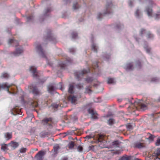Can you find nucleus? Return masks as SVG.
I'll list each match as a JSON object with an SVG mask.
<instances>
[{"instance_id": "obj_1", "label": "nucleus", "mask_w": 160, "mask_h": 160, "mask_svg": "<svg viewBox=\"0 0 160 160\" xmlns=\"http://www.w3.org/2000/svg\"><path fill=\"white\" fill-rule=\"evenodd\" d=\"M90 72V69L88 68L87 70L83 69L80 72H77L74 73V75L76 78L78 80H80L83 76L87 73Z\"/></svg>"}, {"instance_id": "obj_2", "label": "nucleus", "mask_w": 160, "mask_h": 160, "mask_svg": "<svg viewBox=\"0 0 160 160\" xmlns=\"http://www.w3.org/2000/svg\"><path fill=\"white\" fill-rule=\"evenodd\" d=\"M145 12L149 17H152V8L147 7L146 8ZM153 16L156 19H158L160 18V12H158L154 14Z\"/></svg>"}, {"instance_id": "obj_3", "label": "nucleus", "mask_w": 160, "mask_h": 160, "mask_svg": "<svg viewBox=\"0 0 160 160\" xmlns=\"http://www.w3.org/2000/svg\"><path fill=\"white\" fill-rule=\"evenodd\" d=\"M81 97V95H78L76 96L73 95H70L68 97V101L74 105L76 104L77 99Z\"/></svg>"}, {"instance_id": "obj_4", "label": "nucleus", "mask_w": 160, "mask_h": 160, "mask_svg": "<svg viewBox=\"0 0 160 160\" xmlns=\"http://www.w3.org/2000/svg\"><path fill=\"white\" fill-rule=\"evenodd\" d=\"M112 4L111 2L110 3L107 2L106 6L105 11L104 14H109L112 12Z\"/></svg>"}, {"instance_id": "obj_5", "label": "nucleus", "mask_w": 160, "mask_h": 160, "mask_svg": "<svg viewBox=\"0 0 160 160\" xmlns=\"http://www.w3.org/2000/svg\"><path fill=\"white\" fill-rule=\"evenodd\" d=\"M28 103L30 105V108H32V109L38 106L37 100L36 99H30Z\"/></svg>"}, {"instance_id": "obj_6", "label": "nucleus", "mask_w": 160, "mask_h": 160, "mask_svg": "<svg viewBox=\"0 0 160 160\" xmlns=\"http://www.w3.org/2000/svg\"><path fill=\"white\" fill-rule=\"evenodd\" d=\"M13 85L12 84L10 85H8L7 82L3 83L2 84H0V91L2 89H4L5 88H6L7 91L8 93H12V92L9 90V88Z\"/></svg>"}, {"instance_id": "obj_7", "label": "nucleus", "mask_w": 160, "mask_h": 160, "mask_svg": "<svg viewBox=\"0 0 160 160\" xmlns=\"http://www.w3.org/2000/svg\"><path fill=\"white\" fill-rule=\"evenodd\" d=\"M36 49L37 51L39 52V54L42 57L45 58L46 59H47V58L45 55L44 52L40 45H38L36 47Z\"/></svg>"}, {"instance_id": "obj_8", "label": "nucleus", "mask_w": 160, "mask_h": 160, "mask_svg": "<svg viewBox=\"0 0 160 160\" xmlns=\"http://www.w3.org/2000/svg\"><path fill=\"white\" fill-rule=\"evenodd\" d=\"M29 88L32 91V93L35 95H39L40 92L38 90L36 86L31 85L29 87Z\"/></svg>"}, {"instance_id": "obj_9", "label": "nucleus", "mask_w": 160, "mask_h": 160, "mask_svg": "<svg viewBox=\"0 0 160 160\" xmlns=\"http://www.w3.org/2000/svg\"><path fill=\"white\" fill-rule=\"evenodd\" d=\"M133 147L135 148L140 149L144 148L145 147V144L140 142H135L133 143Z\"/></svg>"}, {"instance_id": "obj_10", "label": "nucleus", "mask_w": 160, "mask_h": 160, "mask_svg": "<svg viewBox=\"0 0 160 160\" xmlns=\"http://www.w3.org/2000/svg\"><path fill=\"white\" fill-rule=\"evenodd\" d=\"M72 60L69 58H67L65 62H61L59 64V65L61 68V69H64L65 68L68 64V63H71Z\"/></svg>"}, {"instance_id": "obj_11", "label": "nucleus", "mask_w": 160, "mask_h": 160, "mask_svg": "<svg viewBox=\"0 0 160 160\" xmlns=\"http://www.w3.org/2000/svg\"><path fill=\"white\" fill-rule=\"evenodd\" d=\"M51 121V118H46L42 120V123L43 125H47L50 128L52 127L51 123H50Z\"/></svg>"}, {"instance_id": "obj_12", "label": "nucleus", "mask_w": 160, "mask_h": 160, "mask_svg": "<svg viewBox=\"0 0 160 160\" xmlns=\"http://www.w3.org/2000/svg\"><path fill=\"white\" fill-rule=\"evenodd\" d=\"M30 70L32 72L33 76L34 78H37L38 76V72L37 71L36 68L34 66H31L30 67Z\"/></svg>"}, {"instance_id": "obj_13", "label": "nucleus", "mask_w": 160, "mask_h": 160, "mask_svg": "<svg viewBox=\"0 0 160 160\" xmlns=\"http://www.w3.org/2000/svg\"><path fill=\"white\" fill-rule=\"evenodd\" d=\"M140 100H139L137 101H135L134 103L135 105H136L137 104L140 106V108L142 110H146L147 108V106L145 104L143 103H140Z\"/></svg>"}, {"instance_id": "obj_14", "label": "nucleus", "mask_w": 160, "mask_h": 160, "mask_svg": "<svg viewBox=\"0 0 160 160\" xmlns=\"http://www.w3.org/2000/svg\"><path fill=\"white\" fill-rule=\"evenodd\" d=\"M88 112L92 115V118L93 119H97L98 118L97 113L96 111H95L93 109L89 108L88 110Z\"/></svg>"}, {"instance_id": "obj_15", "label": "nucleus", "mask_w": 160, "mask_h": 160, "mask_svg": "<svg viewBox=\"0 0 160 160\" xmlns=\"http://www.w3.org/2000/svg\"><path fill=\"white\" fill-rule=\"evenodd\" d=\"M159 155H160V148H158L152 154L153 156L155 157L154 159H160L158 157Z\"/></svg>"}, {"instance_id": "obj_16", "label": "nucleus", "mask_w": 160, "mask_h": 160, "mask_svg": "<svg viewBox=\"0 0 160 160\" xmlns=\"http://www.w3.org/2000/svg\"><path fill=\"white\" fill-rule=\"evenodd\" d=\"M121 142L118 140H116L113 142L112 143V146L113 147H119Z\"/></svg>"}, {"instance_id": "obj_17", "label": "nucleus", "mask_w": 160, "mask_h": 160, "mask_svg": "<svg viewBox=\"0 0 160 160\" xmlns=\"http://www.w3.org/2000/svg\"><path fill=\"white\" fill-rule=\"evenodd\" d=\"M23 52V50L22 48H18L16 49V51L13 52V53L15 56H16L22 53Z\"/></svg>"}, {"instance_id": "obj_18", "label": "nucleus", "mask_w": 160, "mask_h": 160, "mask_svg": "<svg viewBox=\"0 0 160 160\" xmlns=\"http://www.w3.org/2000/svg\"><path fill=\"white\" fill-rule=\"evenodd\" d=\"M9 145L12 147L13 149H14L18 146L19 144L18 142L12 141L9 143Z\"/></svg>"}, {"instance_id": "obj_19", "label": "nucleus", "mask_w": 160, "mask_h": 160, "mask_svg": "<svg viewBox=\"0 0 160 160\" xmlns=\"http://www.w3.org/2000/svg\"><path fill=\"white\" fill-rule=\"evenodd\" d=\"M8 43L10 44H13V46L16 47L18 46V41L13 39H10L8 41Z\"/></svg>"}, {"instance_id": "obj_20", "label": "nucleus", "mask_w": 160, "mask_h": 160, "mask_svg": "<svg viewBox=\"0 0 160 160\" xmlns=\"http://www.w3.org/2000/svg\"><path fill=\"white\" fill-rule=\"evenodd\" d=\"M92 68L94 69V71H92V72H96L98 70V62H96L95 63H94L92 65Z\"/></svg>"}, {"instance_id": "obj_21", "label": "nucleus", "mask_w": 160, "mask_h": 160, "mask_svg": "<svg viewBox=\"0 0 160 160\" xmlns=\"http://www.w3.org/2000/svg\"><path fill=\"white\" fill-rule=\"evenodd\" d=\"M45 153L43 151H39L38 153H37L35 157L36 158H39L40 159H41L42 156L44 155Z\"/></svg>"}, {"instance_id": "obj_22", "label": "nucleus", "mask_w": 160, "mask_h": 160, "mask_svg": "<svg viewBox=\"0 0 160 160\" xmlns=\"http://www.w3.org/2000/svg\"><path fill=\"white\" fill-rule=\"evenodd\" d=\"M12 110L16 114H20V112H21V110L19 108V107L18 106H16L14 108L12 109Z\"/></svg>"}, {"instance_id": "obj_23", "label": "nucleus", "mask_w": 160, "mask_h": 160, "mask_svg": "<svg viewBox=\"0 0 160 160\" xmlns=\"http://www.w3.org/2000/svg\"><path fill=\"white\" fill-rule=\"evenodd\" d=\"M4 136L7 140H8L12 138V134L11 133L7 132L4 134Z\"/></svg>"}, {"instance_id": "obj_24", "label": "nucleus", "mask_w": 160, "mask_h": 160, "mask_svg": "<svg viewBox=\"0 0 160 160\" xmlns=\"http://www.w3.org/2000/svg\"><path fill=\"white\" fill-rule=\"evenodd\" d=\"M74 85L72 84H70L69 85L68 92L70 93H72L74 92L73 89Z\"/></svg>"}, {"instance_id": "obj_25", "label": "nucleus", "mask_w": 160, "mask_h": 160, "mask_svg": "<svg viewBox=\"0 0 160 160\" xmlns=\"http://www.w3.org/2000/svg\"><path fill=\"white\" fill-rule=\"evenodd\" d=\"M133 69V66L132 63H129L127 64L126 68V70H132Z\"/></svg>"}, {"instance_id": "obj_26", "label": "nucleus", "mask_w": 160, "mask_h": 160, "mask_svg": "<svg viewBox=\"0 0 160 160\" xmlns=\"http://www.w3.org/2000/svg\"><path fill=\"white\" fill-rule=\"evenodd\" d=\"M10 77L9 75L7 73L4 72L2 73L1 76V78H5L8 79Z\"/></svg>"}, {"instance_id": "obj_27", "label": "nucleus", "mask_w": 160, "mask_h": 160, "mask_svg": "<svg viewBox=\"0 0 160 160\" xmlns=\"http://www.w3.org/2000/svg\"><path fill=\"white\" fill-rule=\"evenodd\" d=\"M55 88L52 85L48 86V90L49 92L51 93L52 91L54 90Z\"/></svg>"}, {"instance_id": "obj_28", "label": "nucleus", "mask_w": 160, "mask_h": 160, "mask_svg": "<svg viewBox=\"0 0 160 160\" xmlns=\"http://www.w3.org/2000/svg\"><path fill=\"white\" fill-rule=\"evenodd\" d=\"M60 147L58 144H56L53 147V150L55 153H57L58 150L60 149Z\"/></svg>"}, {"instance_id": "obj_29", "label": "nucleus", "mask_w": 160, "mask_h": 160, "mask_svg": "<svg viewBox=\"0 0 160 160\" xmlns=\"http://www.w3.org/2000/svg\"><path fill=\"white\" fill-rule=\"evenodd\" d=\"M85 80L88 83H90L94 81V80L92 77H88L85 78Z\"/></svg>"}, {"instance_id": "obj_30", "label": "nucleus", "mask_w": 160, "mask_h": 160, "mask_svg": "<svg viewBox=\"0 0 160 160\" xmlns=\"http://www.w3.org/2000/svg\"><path fill=\"white\" fill-rule=\"evenodd\" d=\"M91 88V86H90L88 87H87L85 89V93L89 94L91 93L92 91L91 90L90 88Z\"/></svg>"}, {"instance_id": "obj_31", "label": "nucleus", "mask_w": 160, "mask_h": 160, "mask_svg": "<svg viewBox=\"0 0 160 160\" xmlns=\"http://www.w3.org/2000/svg\"><path fill=\"white\" fill-rule=\"evenodd\" d=\"M115 122V120L113 118H110L108 121V124L110 125H112Z\"/></svg>"}, {"instance_id": "obj_32", "label": "nucleus", "mask_w": 160, "mask_h": 160, "mask_svg": "<svg viewBox=\"0 0 160 160\" xmlns=\"http://www.w3.org/2000/svg\"><path fill=\"white\" fill-rule=\"evenodd\" d=\"M146 37L148 38H153V35L151 34L150 32H148L147 34Z\"/></svg>"}, {"instance_id": "obj_33", "label": "nucleus", "mask_w": 160, "mask_h": 160, "mask_svg": "<svg viewBox=\"0 0 160 160\" xmlns=\"http://www.w3.org/2000/svg\"><path fill=\"white\" fill-rule=\"evenodd\" d=\"M69 148L70 149H72L74 146V142L73 141H71L68 144Z\"/></svg>"}, {"instance_id": "obj_34", "label": "nucleus", "mask_w": 160, "mask_h": 160, "mask_svg": "<svg viewBox=\"0 0 160 160\" xmlns=\"http://www.w3.org/2000/svg\"><path fill=\"white\" fill-rule=\"evenodd\" d=\"M92 49L94 52H97V46L94 44H93L92 46Z\"/></svg>"}, {"instance_id": "obj_35", "label": "nucleus", "mask_w": 160, "mask_h": 160, "mask_svg": "<svg viewBox=\"0 0 160 160\" xmlns=\"http://www.w3.org/2000/svg\"><path fill=\"white\" fill-rule=\"evenodd\" d=\"M79 8V5L77 3H74L73 6V8L74 10L77 9L78 8Z\"/></svg>"}, {"instance_id": "obj_36", "label": "nucleus", "mask_w": 160, "mask_h": 160, "mask_svg": "<svg viewBox=\"0 0 160 160\" xmlns=\"http://www.w3.org/2000/svg\"><path fill=\"white\" fill-rule=\"evenodd\" d=\"M114 82V79L112 78H108V83L112 84Z\"/></svg>"}, {"instance_id": "obj_37", "label": "nucleus", "mask_w": 160, "mask_h": 160, "mask_svg": "<svg viewBox=\"0 0 160 160\" xmlns=\"http://www.w3.org/2000/svg\"><path fill=\"white\" fill-rule=\"evenodd\" d=\"M130 158L128 156H123L119 160H129Z\"/></svg>"}, {"instance_id": "obj_38", "label": "nucleus", "mask_w": 160, "mask_h": 160, "mask_svg": "<svg viewBox=\"0 0 160 160\" xmlns=\"http://www.w3.org/2000/svg\"><path fill=\"white\" fill-rule=\"evenodd\" d=\"M76 87L79 89H80L83 88V85L81 84H77L76 85Z\"/></svg>"}, {"instance_id": "obj_39", "label": "nucleus", "mask_w": 160, "mask_h": 160, "mask_svg": "<svg viewBox=\"0 0 160 160\" xmlns=\"http://www.w3.org/2000/svg\"><path fill=\"white\" fill-rule=\"evenodd\" d=\"M1 149L4 151H5L6 150H7V145L6 144H4L2 145L1 147Z\"/></svg>"}, {"instance_id": "obj_40", "label": "nucleus", "mask_w": 160, "mask_h": 160, "mask_svg": "<svg viewBox=\"0 0 160 160\" xmlns=\"http://www.w3.org/2000/svg\"><path fill=\"white\" fill-rule=\"evenodd\" d=\"M77 36V33L75 32H73L72 34V36L73 38H75Z\"/></svg>"}, {"instance_id": "obj_41", "label": "nucleus", "mask_w": 160, "mask_h": 160, "mask_svg": "<svg viewBox=\"0 0 160 160\" xmlns=\"http://www.w3.org/2000/svg\"><path fill=\"white\" fill-rule=\"evenodd\" d=\"M51 11V8H48L45 10V15H46L47 14Z\"/></svg>"}, {"instance_id": "obj_42", "label": "nucleus", "mask_w": 160, "mask_h": 160, "mask_svg": "<svg viewBox=\"0 0 160 160\" xmlns=\"http://www.w3.org/2000/svg\"><path fill=\"white\" fill-rule=\"evenodd\" d=\"M154 138V137L153 135L149 133V136L148 137V139H149L150 140H153Z\"/></svg>"}, {"instance_id": "obj_43", "label": "nucleus", "mask_w": 160, "mask_h": 160, "mask_svg": "<svg viewBox=\"0 0 160 160\" xmlns=\"http://www.w3.org/2000/svg\"><path fill=\"white\" fill-rule=\"evenodd\" d=\"M155 145L157 146L160 145V139L158 138L157 140L155 143Z\"/></svg>"}, {"instance_id": "obj_44", "label": "nucleus", "mask_w": 160, "mask_h": 160, "mask_svg": "<svg viewBox=\"0 0 160 160\" xmlns=\"http://www.w3.org/2000/svg\"><path fill=\"white\" fill-rule=\"evenodd\" d=\"M146 32V30L143 29H142L140 31V34L141 35H142Z\"/></svg>"}, {"instance_id": "obj_45", "label": "nucleus", "mask_w": 160, "mask_h": 160, "mask_svg": "<svg viewBox=\"0 0 160 160\" xmlns=\"http://www.w3.org/2000/svg\"><path fill=\"white\" fill-rule=\"evenodd\" d=\"M52 106L53 108H57L59 107V105L55 103H53L52 104Z\"/></svg>"}, {"instance_id": "obj_46", "label": "nucleus", "mask_w": 160, "mask_h": 160, "mask_svg": "<svg viewBox=\"0 0 160 160\" xmlns=\"http://www.w3.org/2000/svg\"><path fill=\"white\" fill-rule=\"evenodd\" d=\"M139 11L138 9L136 10L135 13V15L136 17H139Z\"/></svg>"}, {"instance_id": "obj_47", "label": "nucleus", "mask_w": 160, "mask_h": 160, "mask_svg": "<svg viewBox=\"0 0 160 160\" xmlns=\"http://www.w3.org/2000/svg\"><path fill=\"white\" fill-rule=\"evenodd\" d=\"M78 150L79 152H81L83 150L82 147L81 146H79L78 147Z\"/></svg>"}, {"instance_id": "obj_48", "label": "nucleus", "mask_w": 160, "mask_h": 160, "mask_svg": "<svg viewBox=\"0 0 160 160\" xmlns=\"http://www.w3.org/2000/svg\"><path fill=\"white\" fill-rule=\"evenodd\" d=\"M102 16V14L101 13H99L98 14L97 18L98 19H100L101 18V17Z\"/></svg>"}, {"instance_id": "obj_49", "label": "nucleus", "mask_w": 160, "mask_h": 160, "mask_svg": "<svg viewBox=\"0 0 160 160\" xmlns=\"http://www.w3.org/2000/svg\"><path fill=\"white\" fill-rule=\"evenodd\" d=\"M26 151V149L25 148H22L20 150V152L22 153H24Z\"/></svg>"}, {"instance_id": "obj_50", "label": "nucleus", "mask_w": 160, "mask_h": 160, "mask_svg": "<svg viewBox=\"0 0 160 160\" xmlns=\"http://www.w3.org/2000/svg\"><path fill=\"white\" fill-rule=\"evenodd\" d=\"M32 18V16H29L27 18V20L28 21H29Z\"/></svg>"}, {"instance_id": "obj_51", "label": "nucleus", "mask_w": 160, "mask_h": 160, "mask_svg": "<svg viewBox=\"0 0 160 160\" xmlns=\"http://www.w3.org/2000/svg\"><path fill=\"white\" fill-rule=\"evenodd\" d=\"M127 127L128 129H132V126L130 124L127 125Z\"/></svg>"}, {"instance_id": "obj_52", "label": "nucleus", "mask_w": 160, "mask_h": 160, "mask_svg": "<svg viewBox=\"0 0 160 160\" xmlns=\"http://www.w3.org/2000/svg\"><path fill=\"white\" fill-rule=\"evenodd\" d=\"M145 50L148 53H149L150 52V49L149 48H145Z\"/></svg>"}, {"instance_id": "obj_53", "label": "nucleus", "mask_w": 160, "mask_h": 160, "mask_svg": "<svg viewBox=\"0 0 160 160\" xmlns=\"http://www.w3.org/2000/svg\"><path fill=\"white\" fill-rule=\"evenodd\" d=\"M69 51L71 52H74L75 51L74 48H70L69 49Z\"/></svg>"}, {"instance_id": "obj_54", "label": "nucleus", "mask_w": 160, "mask_h": 160, "mask_svg": "<svg viewBox=\"0 0 160 160\" xmlns=\"http://www.w3.org/2000/svg\"><path fill=\"white\" fill-rule=\"evenodd\" d=\"M137 65L138 67L139 68L141 67V63L139 61H138L137 63Z\"/></svg>"}, {"instance_id": "obj_55", "label": "nucleus", "mask_w": 160, "mask_h": 160, "mask_svg": "<svg viewBox=\"0 0 160 160\" xmlns=\"http://www.w3.org/2000/svg\"><path fill=\"white\" fill-rule=\"evenodd\" d=\"M102 138V136H99V137L98 139V141L99 142H102V141L100 140V139Z\"/></svg>"}, {"instance_id": "obj_56", "label": "nucleus", "mask_w": 160, "mask_h": 160, "mask_svg": "<svg viewBox=\"0 0 160 160\" xmlns=\"http://www.w3.org/2000/svg\"><path fill=\"white\" fill-rule=\"evenodd\" d=\"M68 158L67 157H64V158H62V160H68Z\"/></svg>"}, {"instance_id": "obj_57", "label": "nucleus", "mask_w": 160, "mask_h": 160, "mask_svg": "<svg viewBox=\"0 0 160 160\" xmlns=\"http://www.w3.org/2000/svg\"><path fill=\"white\" fill-rule=\"evenodd\" d=\"M114 154H119L120 153V151H118L116 152H114Z\"/></svg>"}, {"instance_id": "obj_58", "label": "nucleus", "mask_w": 160, "mask_h": 160, "mask_svg": "<svg viewBox=\"0 0 160 160\" xmlns=\"http://www.w3.org/2000/svg\"><path fill=\"white\" fill-rule=\"evenodd\" d=\"M129 4L130 6H131L132 4V2L130 0L129 2Z\"/></svg>"}, {"instance_id": "obj_59", "label": "nucleus", "mask_w": 160, "mask_h": 160, "mask_svg": "<svg viewBox=\"0 0 160 160\" xmlns=\"http://www.w3.org/2000/svg\"><path fill=\"white\" fill-rule=\"evenodd\" d=\"M52 38V36H51V35H50L49 37H48V38H47V39L50 40Z\"/></svg>"}, {"instance_id": "obj_60", "label": "nucleus", "mask_w": 160, "mask_h": 160, "mask_svg": "<svg viewBox=\"0 0 160 160\" xmlns=\"http://www.w3.org/2000/svg\"><path fill=\"white\" fill-rule=\"evenodd\" d=\"M86 138L88 139H89L91 138V136H86Z\"/></svg>"}, {"instance_id": "obj_61", "label": "nucleus", "mask_w": 160, "mask_h": 160, "mask_svg": "<svg viewBox=\"0 0 160 160\" xmlns=\"http://www.w3.org/2000/svg\"><path fill=\"white\" fill-rule=\"evenodd\" d=\"M11 90H12L13 91V92H12V93H13V94H15V93H16V92H15V91H14V90H13V88H11Z\"/></svg>"}, {"instance_id": "obj_62", "label": "nucleus", "mask_w": 160, "mask_h": 160, "mask_svg": "<svg viewBox=\"0 0 160 160\" xmlns=\"http://www.w3.org/2000/svg\"><path fill=\"white\" fill-rule=\"evenodd\" d=\"M98 85V84H95L93 85V86L94 87H96L97 86V85Z\"/></svg>"}, {"instance_id": "obj_63", "label": "nucleus", "mask_w": 160, "mask_h": 160, "mask_svg": "<svg viewBox=\"0 0 160 160\" xmlns=\"http://www.w3.org/2000/svg\"><path fill=\"white\" fill-rule=\"evenodd\" d=\"M60 106L61 107H64V106H63V105H62V104H60Z\"/></svg>"}, {"instance_id": "obj_64", "label": "nucleus", "mask_w": 160, "mask_h": 160, "mask_svg": "<svg viewBox=\"0 0 160 160\" xmlns=\"http://www.w3.org/2000/svg\"><path fill=\"white\" fill-rule=\"evenodd\" d=\"M23 100H24V98H23V97H22V101H23Z\"/></svg>"}]
</instances>
